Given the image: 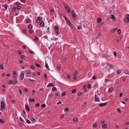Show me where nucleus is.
<instances>
[{"mask_svg": "<svg viewBox=\"0 0 129 129\" xmlns=\"http://www.w3.org/2000/svg\"><path fill=\"white\" fill-rule=\"evenodd\" d=\"M113 89L111 87L108 90V91L109 92H111L113 90Z\"/></svg>", "mask_w": 129, "mask_h": 129, "instance_id": "obj_32", "label": "nucleus"}, {"mask_svg": "<svg viewBox=\"0 0 129 129\" xmlns=\"http://www.w3.org/2000/svg\"><path fill=\"white\" fill-rule=\"evenodd\" d=\"M110 17H111L112 19H114V18H115V16L111 14L110 15Z\"/></svg>", "mask_w": 129, "mask_h": 129, "instance_id": "obj_24", "label": "nucleus"}, {"mask_svg": "<svg viewBox=\"0 0 129 129\" xmlns=\"http://www.w3.org/2000/svg\"><path fill=\"white\" fill-rule=\"evenodd\" d=\"M110 81V80H109L107 79H105V82H108V81Z\"/></svg>", "mask_w": 129, "mask_h": 129, "instance_id": "obj_48", "label": "nucleus"}, {"mask_svg": "<svg viewBox=\"0 0 129 129\" xmlns=\"http://www.w3.org/2000/svg\"><path fill=\"white\" fill-rule=\"evenodd\" d=\"M73 121L75 122H77L78 121L77 118L76 117L73 118Z\"/></svg>", "mask_w": 129, "mask_h": 129, "instance_id": "obj_20", "label": "nucleus"}, {"mask_svg": "<svg viewBox=\"0 0 129 129\" xmlns=\"http://www.w3.org/2000/svg\"><path fill=\"white\" fill-rule=\"evenodd\" d=\"M64 7L65 8L66 11L68 13H70V11L69 7L67 5H65L64 6Z\"/></svg>", "mask_w": 129, "mask_h": 129, "instance_id": "obj_2", "label": "nucleus"}, {"mask_svg": "<svg viewBox=\"0 0 129 129\" xmlns=\"http://www.w3.org/2000/svg\"><path fill=\"white\" fill-rule=\"evenodd\" d=\"M26 121H27V123L28 124H30L31 123L30 121L29 120H28V119H27L26 120Z\"/></svg>", "mask_w": 129, "mask_h": 129, "instance_id": "obj_49", "label": "nucleus"}, {"mask_svg": "<svg viewBox=\"0 0 129 129\" xmlns=\"http://www.w3.org/2000/svg\"><path fill=\"white\" fill-rule=\"evenodd\" d=\"M24 90L25 92H27L28 91V89L25 88L24 89Z\"/></svg>", "mask_w": 129, "mask_h": 129, "instance_id": "obj_52", "label": "nucleus"}, {"mask_svg": "<svg viewBox=\"0 0 129 129\" xmlns=\"http://www.w3.org/2000/svg\"><path fill=\"white\" fill-rule=\"evenodd\" d=\"M0 123L1 122L2 124L4 123L5 122V121H3L2 119H0Z\"/></svg>", "mask_w": 129, "mask_h": 129, "instance_id": "obj_30", "label": "nucleus"}, {"mask_svg": "<svg viewBox=\"0 0 129 129\" xmlns=\"http://www.w3.org/2000/svg\"><path fill=\"white\" fill-rule=\"evenodd\" d=\"M35 65L37 67H40L41 66L40 65L36 63H35Z\"/></svg>", "mask_w": 129, "mask_h": 129, "instance_id": "obj_47", "label": "nucleus"}, {"mask_svg": "<svg viewBox=\"0 0 129 129\" xmlns=\"http://www.w3.org/2000/svg\"><path fill=\"white\" fill-rule=\"evenodd\" d=\"M69 109L68 108H67L65 109V110L67 112L69 111Z\"/></svg>", "mask_w": 129, "mask_h": 129, "instance_id": "obj_61", "label": "nucleus"}, {"mask_svg": "<svg viewBox=\"0 0 129 129\" xmlns=\"http://www.w3.org/2000/svg\"><path fill=\"white\" fill-rule=\"evenodd\" d=\"M34 31V30H33L30 29L29 30V33L30 34L32 33Z\"/></svg>", "mask_w": 129, "mask_h": 129, "instance_id": "obj_44", "label": "nucleus"}, {"mask_svg": "<svg viewBox=\"0 0 129 129\" xmlns=\"http://www.w3.org/2000/svg\"><path fill=\"white\" fill-rule=\"evenodd\" d=\"M107 103L106 102L104 103L99 104H98V105L100 107H103L105 106H106L107 105Z\"/></svg>", "mask_w": 129, "mask_h": 129, "instance_id": "obj_7", "label": "nucleus"}, {"mask_svg": "<svg viewBox=\"0 0 129 129\" xmlns=\"http://www.w3.org/2000/svg\"><path fill=\"white\" fill-rule=\"evenodd\" d=\"M45 66L46 68L48 69L49 71L50 70V69L48 67L47 63L46 62L45 64Z\"/></svg>", "mask_w": 129, "mask_h": 129, "instance_id": "obj_12", "label": "nucleus"}, {"mask_svg": "<svg viewBox=\"0 0 129 129\" xmlns=\"http://www.w3.org/2000/svg\"><path fill=\"white\" fill-rule=\"evenodd\" d=\"M91 85L89 84H88L87 85V88H91Z\"/></svg>", "mask_w": 129, "mask_h": 129, "instance_id": "obj_46", "label": "nucleus"}, {"mask_svg": "<svg viewBox=\"0 0 129 129\" xmlns=\"http://www.w3.org/2000/svg\"><path fill=\"white\" fill-rule=\"evenodd\" d=\"M11 102L12 103H14L15 102V100H12Z\"/></svg>", "mask_w": 129, "mask_h": 129, "instance_id": "obj_64", "label": "nucleus"}, {"mask_svg": "<svg viewBox=\"0 0 129 129\" xmlns=\"http://www.w3.org/2000/svg\"><path fill=\"white\" fill-rule=\"evenodd\" d=\"M17 74V73L15 71L13 73V76H14L15 75H16Z\"/></svg>", "mask_w": 129, "mask_h": 129, "instance_id": "obj_40", "label": "nucleus"}, {"mask_svg": "<svg viewBox=\"0 0 129 129\" xmlns=\"http://www.w3.org/2000/svg\"><path fill=\"white\" fill-rule=\"evenodd\" d=\"M16 8L15 7H14L12 10V11L13 12H14L16 10Z\"/></svg>", "mask_w": 129, "mask_h": 129, "instance_id": "obj_41", "label": "nucleus"}, {"mask_svg": "<svg viewBox=\"0 0 129 129\" xmlns=\"http://www.w3.org/2000/svg\"><path fill=\"white\" fill-rule=\"evenodd\" d=\"M75 12V11L74 10H72L71 11V14L72 15L73 18L74 20H76L77 18Z\"/></svg>", "mask_w": 129, "mask_h": 129, "instance_id": "obj_1", "label": "nucleus"}, {"mask_svg": "<svg viewBox=\"0 0 129 129\" xmlns=\"http://www.w3.org/2000/svg\"><path fill=\"white\" fill-rule=\"evenodd\" d=\"M16 79H17V78L16 77V76L14 77L13 78V81H14L15 82L16 81L17 82V83H16V84L18 82V81L17 80H16Z\"/></svg>", "mask_w": 129, "mask_h": 129, "instance_id": "obj_19", "label": "nucleus"}, {"mask_svg": "<svg viewBox=\"0 0 129 129\" xmlns=\"http://www.w3.org/2000/svg\"><path fill=\"white\" fill-rule=\"evenodd\" d=\"M114 55L115 56H116V52L114 51L113 52Z\"/></svg>", "mask_w": 129, "mask_h": 129, "instance_id": "obj_62", "label": "nucleus"}, {"mask_svg": "<svg viewBox=\"0 0 129 129\" xmlns=\"http://www.w3.org/2000/svg\"><path fill=\"white\" fill-rule=\"evenodd\" d=\"M32 92L34 94H36V91L34 90H32Z\"/></svg>", "mask_w": 129, "mask_h": 129, "instance_id": "obj_54", "label": "nucleus"}, {"mask_svg": "<svg viewBox=\"0 0 129 129\" xmlns=\"http://www.w3.org/2000/svg\"><path fill=\"white\" fill-rule=\"evenodd\" d=\"M121 71L120 70H118V71L117 72V73L118 74H120L121 73Z\"/></svg>", "mask_w": 129, "mask_h": 129, "instance_id": "obj_43", "label": "nucleus"}, {"mask_svg": "<svg viewBox=\"0 0 129 129\" xmlns=\"http://www.w3.org/2000/svg\"><path fill=\"white\" fill-rule=\"evenodd\" d=\"M104 55L106 57H110L111 56V53L109 52L107 53L106 54H104Z\"/></svg>", "mask_w": 129, "mask_h": 129, "instance_id": "obj_5", "label": "nucleus"}, {"mask_svg": "<svg viewBox=\"0 0 129 129\" xmlns=\"http://www.w3.org/2000/svg\"><path fill=\"white\" fill-rule=\"evenodd\" d=\"M82 28V27L81 26H78V27L77 28L78 29H80Z\"/></svg>", "mask_w": 129, "mask_h": 129, "instance_id": "obj_63", "label": "nucleus"}, {"mask_svg": "<svg viewBox=\"0 0 129 129\" xmlns=\"http://www.w3.org/2000/svg\"><path fill=\"white\" fill-rule=\"evenodd\" d=\"M19 119L21 121H22L24 122H25L23 120V119H22L21 118V117H20Z\"/></svg>", "mask_w": 129, "mask_h": 129, "instance_id": "obj_58", "label": "nucleus"}, {"mask_svg": "<svg viewBox=\"0 0 129 129\" xmlns=\"http://www.w3.org/2000/svg\"><path fill=\"white\" fill-rule=\"evenodd\" d=\"M28 79L30 81L35 82H36V81L35 80H34L31 79H30V78Z\"/></svg>", "mask_w": 129, "mask_h": 129, "instance_id": "obj_27", "label": "nucleus"}, {"mask_svg": "<svg viewBox=\"0 0 129 129\" xmlns=\"http://www.w3.org/2000/svg\"><path fill=\"white\" fill-rule=\"evenodd\" d=\"M0 69L2 70H3L4 69V67L3 66V64H1L0 66Z\"/></svg>", "mask_w": 129, "mask_h": 129, "instance_id": "obj_26", "label": "nucleus"}, {"mask_svg": "<svg viewBox=\"0 0 129 129\" xmlns=\"http://www.w3.org/2000/svg\"><path fill=\"white\" fill-rule=\"evenodd\" d=\"M27 74H29L30 73V72L29 70H27Z\"/></svg>", "mask_w": 129, "mask_h": 129, "instance_id": "obj_57", "label": "nucleus"}, {"mask_svg": "<svg viewBox=\"0 0 129 129\" xmlns=\"http://www.w3.org/2000/svg\"><path fill=\"white\" fill-rule=\"evenodd\" d=\"M42 20L41 18L40 17H38L37 18V19L35 21L36 23H39Z\"/></svg>", "mask_w": 129, "mask_h": 129, "instance_id": "obj_4", "label": "nucleus"}, {"mask_svg": "<svg viewBox=\"0 0 129 129\" xmlns=\"http://www.w3.org/2000/svg\"><path fill=\"white\" fill-rule=\"evenodd\" d=\"M24 74H23V73L21 74H20V77L19 79V80H22L24 78Z\"/></svg>", "mask_w": 129, "mask_h": 129, "instance_id": "obj_8", "label": "nucleus"}, {"mask_svg": "<svg viewBox=\"0 0 129 129\" xmlns=\"http://www.w3.org/2000/svg\"><path fill=\"white\" fill-rule=\"evenodd\" d=\"M35 38L33 39V40L34 41H37L39 40V39L38 38L35 36H34Z\"/></svg>", "mask_w": 129, "mask_h": 129, "instance_id": "obj_16", "label": "nucleus"}, {"mask_svg": "<svg viewBox=\"0 0 129 129\" xmlns=\"http://www.w3.org/2000/svg\"><path fill=\"white\" fill-rule=\"evenodd\" d=\"M29 101L30 102H34L35 101V99H31L30 98L29 99Z\"/></svg>", "mask_w": 129, "mask_h": 129, "instance_id": "obj_28", "label": "nucleus"}, {"mask_svg": "<svg viewBox=\"0 0 129 129\" xmlns=\"http://www.w3.org/2000/svg\"><path fill=\"white\" fill-rule=\"evenodd\" d=\"M78 73V72L77 71H76L74 73V75H76Z\"/></svg>", "mask_w": 129, "mask_h": 129, "instance_id": "obj_38", "label": "nucleus"}, {"mask_svg": "<svg viewBox=\"0 0 129 129\" xmlns=\"http://www.w3.org/2000/svg\"><path fill=\"white\" fill-rule=\"evenodd\" d=\"M26 32V30L25 29H24L23 30V33L25 34Z\"/></svg>", "mask_w": 129, "mask_h": 129, "instance_id": "obj_45", "label": "nucleus"}, {"mask_svg": "<svg viewBox=\"0 0 129 129\" xmlns=\"http://www.w3.org/2000/svg\"><path fill=\"white\" fill-rule=\"evenodd\" d=\"M40 25L41 26H45V23L43 22H42L40 24Z\"/></svg>", "mask_w": 129, "mask_h": 129, "instance_id": "obj_17", "label": "nucleus"}, {"mask_svg": "<svg viewBox=\"0 0 129 129\" xmlns=\"http://www.w3.org/2000/svg\"><path fill=\"white\" fill-rule=\"evenodd\" d=\"M5 103L4 102L2 101L1 103V109L2 110H3L5 109Z\"/></svg>", "mask_w": 129, "mask_h": 129, "instance_id": "obj_3", "label": "nucleus"}, {"mask_svg": "<svg viewBox=\"0 0 129 129\" xmlns=\"http://www.w3.org/2000/svg\"><path fill=\"white\" fill-rule=\"evenodd\" d=\"M30 22V20L29 19H27L26 21V22L27 23H29Z\"/></svg>", "mask_w": 129, "mask_h": 129, "instance_id": "obj_50", "label": "nucleus"}, {"mask_svg": "<svg viewBox=\"0 0 129 129\" xmlns=\"http://www.w3.org/2000/svg\"><path fill=\"white\" fill-rule=\"evenodd\" d=\"M7 7L8 5L7 4H5V5H4V7L5 8V10H7Z\"/></svg>", "mask_w": 129, "mask_h": 129, "instance_id": "obj_25", "label": "nucleus"}, {"mask_svg": "<svg viewBox=\"0 0 129 129\" xmlns=\"http://www.w3.org/2000/svg\"><path fill=\"white\" fill-rule=\"evenodd\" d=\"M107 124H104L102 125V127L104 128H106L107 127Z\"/></svg>", "mask_w": 129, "mask_h": 129, "instance_id": "obj_22", "label": "nucleus"}, {"mask_svg": "<svg viewBox=\"0 0 129 129\" xmlns=\"http://www.w3.org/2000/svg\"><path fill=\"white\" fill-rule=\"evenodd\" d=\"M83 93L82 92H79L78 93V95L79 96L80 95H81Z\"/></svg>", "mask_w": 129, "mask_h": 129, "instance_id": "obj_51", "label": "nucleus"}, {"mask_svg": "<svg viewBox=\"0 0 129 129\" xmlns=\"http://www.w3.org/2000/svg\"><path fill=\"white\" fill-rule=\"evenodd\" d=\"M16 8L18 10H20L21 9V7L20 6H18Z\"/></svg>", "mask_w": 129, "mask_h": 129, "instance_id": "obj_36", "label": "nucleus"}, {"mask_svg": "<svg viewBox=\"0 0 129 129\" xmlns=\"http://www.w3.org/2000/svg\"><path fill=\"white\" fill-rule=\"evenodd\" d=\"M59 27L57 26H55V29L56 30H59Z\"/></svg>", "mask_w": 129, "mask_h": 129, "instance_id": "obj_29", "label": "nucleus"}, {"mask_svg": "<svg viewBox=\"0 0 129 129\" xmlns=\"http://www.w3.org/2000/svg\"><path fill=\"white\" fill-rule=\"evenodd\" d=\"M124 22L128 23L129 22V17H126L124 19Z\"/></svg>", "mask_w": 129, "mask_h": 129, "instance_id": "obj_10", "label": "nucleus"}, {"mask_svg": "<svg viewBox=\"0 0 129 129\" xmlns=\"http://www.w3.org/2000/svg\"><path fill=\"white\" fill-rule=\"evenodd\" d=\"M117 32L118 34H120L121 33V31L120 30L118 29L117 30Z\"/></svg>", "mask_w": 129, "mask_h": 129, "instance_id": "obj_39", "label": "nucleus"}, {"mask_svg": "<svg viewBox=\"0 0 129 129\" xmlns=\"http://www.w3.org/2000/svg\"><path fill=\"white\" fill-rule=\"evenodd\" d=\"M25 107L26 109L27 110V111L28 112L30 111V109L28 106L26 104L25 105Z\"/></svg>", "mask_w": 129, "mask_h": 129, "instance_id": "obj_13", "label": "nucleus"}, {"mask_svg": "<svg viewBox=\"0 0 129 129\" xmlns=\"http://www.w3.org/2000/svg\"><path fill=\"white\" fill-rule=\"evenodd\" d=\"M57 90L56 88L55 87H53L52 89V91H56Z\"/></svg>", "mask_w": 129, "mask_h": 129, "instance_id": "obj_21", "label": "nucleus"}, {"mask_svg": "<svg viewBox=\"0 0 129 129\" xmlns=\"http://www.w3.org/2000/svg\"><path fill=\"white\" fill-rule=\"evenodd\" d=\"M15 5L17 6H18L20 5V3H19L17 2L15 3Z\"/></svg>", "mask_w": 129, "mask_h": 129, "instance_id": "obj_53", "label": "nucleus"}, {"mask_svg": "<svg viewBox=\"0 0 129 129\" xmlns=\"http://www.w3.org/2000/svg\"><path fill=\"white\" fill-rule=\"evenodd\" d=\"M97 126V124H94V125H93V128H95Z\"/></svg>", "mask_w": 129, "mask_h": 129, "instance_id": "obj_56", "label": "nucleus"}, {"mask_svg": "<svg viewBox=\"0 0 129 129\" xmlns=\"http://www.w3.org/2000/svg\"><path fill=\"white\" fill-rule=\"evenodd\" d=\"M66 21L67 22L68 24H70V23H71L70 20L69 19H67Z\"/></svg>", "mask_w": 129, "mask_h": 129, "instance_id": "obj_31", "label": "nucleus"}, {"mask_svg": "<svg viewBox=\"0 0 129 129\" xmlns=\"http://www.w3.org/2000/svg\"><path fill=\"white\" fill-rule=\"evenodd\" d=\"M60 64H58L57 66V68L58 69H59L60 68Z\"/></svg>", "mask_w": 129, "mask_h": 129, "instance_id": "obj_59", "label": "nucleus"}, {"mask_svg": "<svg viewBox=\"0 0 129 129\" xmlns=\"http://www.w3.org/2000/svg\"><path fill=\"white\" fill-rule=\"evenodd\" d=\"M31 121L33 122H35L36 121V120L34 118H33L31 119Z\"/></svg>", "mask_w": 129, "mask_h": 129, "instance_id": "obj_34", "label": "nucleus"}, {"mask_svg": "<svg viewBox=\"0 0 129 129\" xmlns=\"http://www.w3.org/2000/svg\"><path fill=\"white\" fill-rule=\"evenodd\" d=\"M124 73L126 74L129 75V71H124Z\"/></svg>", "mask_w": 129, "mask_h": 129, "instance_id": "obj_33", "label": "nucleus"}, {"mask_svg": "<svg viewBox=\"0 0 129 129\" xmlns=\"http://www.w3.org/2000/svg\"><path fill=\"white\" fill-rule=\"evenodd\" d=\"M116 110L119 113H120L121 112L119 108H117Z\"/></svg>", "mask_w": 129, "mask_h": 129, "instance_id": "obj_37", "label": "nucleus"}, {"mask_svg": "<svg viewBox=\"0 0 129 129\" xmlns=\"http://www.w3.org/2000/svg\"><path fill=\"white\" fill-rule=\"evenodd\" d=\"M17 83V82L16 81L15 82L14 81H12V80H10L8 82V84H16V83Z\"/></svg>", "mask_w": 129, "mask_h": 129, "instance_id": "obj_6", "label": "nucleus"}, {"mask_svg": "<svg viewBox=\"0 0 129 129\" xmlns=\"http://www.w3.org/2000/svg\"><path fill=\"white\" fill-rule=\"evenodd\" d=\"M117 28H115L111 30V32L112 33H113L115 32L116 30L117 29Z\"/></svg>", "mask_w": 129, "mask_h": 129, "instance_id": "obj_15", "label": "nucleus"}, {"mask_svg": "<svg viewBox=\"0 0 129 129\" xmlns=\"http://www.w3.org/2000/svg\"><path fill=\"white\" fill-rule=\"evenodd\" d=\"M107 65H108L110 67V69H113L114 68V66L112 64L110 63H108Z\"/></svg>", "mask_w": 129, "mask_h": 129, "instance_id": "obj_11", "label": "nucleus"}, {"mask_svg": "<svg viewBox=\"0 0 129 129\" xmlns=\"http://www.w3.org/2000/svg\"><path fill=\"white\" fill-rule=\"evenodd\" d=\"M77 76L76 75H74V78L75 80H76L77 78Z\"/></svg>", "mask_w": 129, "mask_h": 129, "instance_id": "obj_55", "label": "nucleus"}, {"mask_svg": "<svg viewBox=\"0 0 129 129\" xmlns=\"http://www.w3.org/2000/svg\"><path fill=\"white\" fill-rule=\"evenodd\" d=\"M44 77L45 79V80H46L47 78V75H46V74H44Z\"/></svg>", "mask_w": 129, "mask_h": 129, "instance_id": "obj_35", "label": "nucleus"}, {"mask_svg": "<svg viewBox=\"0 0 129 129\" xmlns=\"http://www.w3.org/2000/svg\"><path fill=\"white\" fill-rule=\"evenodd\" d=\"M25 56L24 55H22L21 56V58L22 59H23L24 58Z\"/></svg>", "mask_w": 129, "mask_h": 129, "instance_id": "obj_60", "label": "nucleus"}, {"mask_svg": "<svg viewBox=\"0 0 129 129\" xmlns=\"http://www.w3.org/2000/svg\"><path fill=\"white\" fill-rule=\"evenodd\" d=\"M76 91V90L75 89H73L72 91V93H75Z\"/></svg>", "mask_w": 129, "mask_h": 129, "instance_id": "obj_42", "label": "nucleus"}, {"mask_svg": "<svg viewBox=\"0 0 129 129\" xmlns=\"http://www.w3.org/2000/svg\"><path fill=\"white\" fill-rule=\"evenodd\" d=\"M54 86V85L52 83H50L47 85V87H49L51 86Z\"/></svg>", "mask_w": 129, "mask_h": 129, "instance_id": "obj_14", "label": "nucleus"}, {"mask_svg": "<svg viewBox=\"0 0 129 129\" xmlns=\"http://www.w3.org/2000/svg\"><path fill=\"white\" fill-rule=\"evenodd\" d=\"M95 101L96 102H99V99L98 96L96 95L94 96Z\"/></svg>", "mask_w": 129, "mask_h": 129, "instance_id": "obj_9", "label": "nucleus"}, {"mask_svg": "<svg viewBox=\"0 0 129 129\" xmlns=\"http://www.w3.org/2000/svg\"><path fill=\"white\" fill-rule=\"evenodd\" d=\"M102 21L101 19L100 18H99L98 19V23H99L100 22H101Z\"/></svg>", "mask_w": 129, "mask_h": 129, "instance_id": "obj_18", "label": "nucleus"}, {"mask_svg": "<svg viewBox=\"0 0 129 129\" xmlns=\"http://www.w3.org/2000/svg\"><path fill=\"white\" fill-rule=\"evenodd\" d=\"M28 28L29 29H31L33 28L32 25L31 24H29L28 26Z\"/></svg>", "mask_w": 129, "mask_h": 129, "instance_id": "obj_23", "label": "nucleus"}]
</instances>
